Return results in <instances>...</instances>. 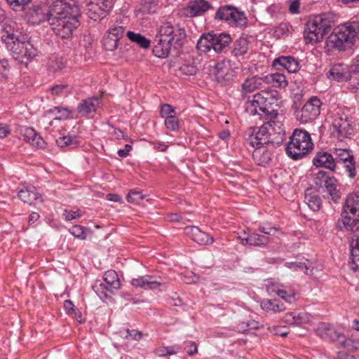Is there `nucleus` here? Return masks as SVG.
<instances>
[{"mask_svg":"<svg viewBox=\"0 0 359 359\" xmlns=\"http://www.w3.org/2000/svg\"><path fill=\"white\" fill-rule=\"evenodd\" d=\"M81 8L77 0H55L43 14L53 32L60 38L69 39L80 25Z\"/></svg>","mask_w":359,"mask_h":359,"instance_id":"1","label":"nucleus"},{"mask_svg":"<svg viewBox=\"0 0 359 359\" xmlns=\"http://www.w3.org/2000/svg\"><path fill=\"white\" fill-rule=\"evenodd\" d=\"M1 40L12 57L20 63L27 65L38 54L37 49L30 42L29 37L18 31L5 30Z\"/></svg>","mask_w":359,"mask_h":359,"instance_id":"2","label":"nucleus"},{"mask_svg":"<svg viewBox=\"0 0 359 359\" xmlns=\"http://www.w3.org/2000/svg\"><path fill=\"white\" fill-rule=\"evenodd\" d=\"M278 93L276 90L267 89L262 90L253 96V99L246 105V111L252 115L257 114L266 121L277 125L274 119L278 115Z\"/></svg>","mask_w":359,"mask_h":359,"instance_id":"3","label":"nucleus"},{"mask_svg":"<svg viewBox=\"0 0 359 359\" xmlns=\"http://www.w3.org/2000/svg\"><path fill=\"white\" fill-rule=\"evenodd\" d=\"M285 136V130L280 126L273 125L271 121H264L260 127L249 128L245 133V140L252 148L265 144L280 146Z\"/></svg>","mask_w":359,"mask_h":359,"instance_id":"4","label":"nucleus"},{"mask_svg":"<svg viewBox=\"0 0 359 359\" xmlns=\"http://www.w3.org/2000/svg\"><path fill=\"white\" fill-rule=\"evenodd\" d=\"M311 135L305 130L296 128L287 144L286 153L293 160L302 159L313 149Z\"/></svg>","mask_w":359,"mask_h":359,"instance_id":"5","label":"nucleus"},{"mask_svg":"<svg viewBox=\"0 0 359 359\" xmlns=\"http://www.w3.org/2000/svg\"><path fill=\"white\" fill-rule=\"evenodd\" d=\"M331 27V21L325 15L314 16L306 24L304 39L306 43L313 44L320 41Z\"/></svg>","mask_w":359,"mask_h":359,"instance_id":"6","label":"nucleus"},{"mask_svg":"<svg viewBox=\"0 0 359 359\" xmlns=\"http://www.w3.org/2000/svg\"><path fill=\"white\" fill-rule=\"evenodd\" d=\"M214 19L224 22L233 27L243 28L248 24L245 13L233 5L221 6L216 11Z\"/></svg>","mask_w":359,"mask_h":359,"instance_id":"7","label":"nucleus"},{"mask_svg":"<svg viewBox=\"0 0 359 359\" xmlns=\"http://www.w3.org/2000/svg\"><path fill=\"white\" fill-rule=\"evenodd\" d=\"M158 32L173 46L174 55L177 56L186 41L185 29L179 25H172L167 22L161 26Z\"/></svg>","mask_w":359,"mask_h":359,"instance_id":"8","label":"nucleus"},{"mask_svg":"<svg viewBox=\"0 0 359 359\" xmlns=\"http://www.w3.org/2000/svg\"><path fill=\"white\" fill-rule=\"evenodd\" d=\"M354 39V34L348 25L345 24L334 28L332 33L327 37L326 43L332 48L343 50L353 44Z\"/></svg>","mask_w":359,"mask_h":359,"instance_id":"9","label":"nucleus"},{"mask_svg":"<svg viewBox=\"0 0 359 359\" xmlns=\"http://www.w3.org/2000/svg\"><path fill=\"white\" fill-rule=\"evenodd\" d=\"M354 39V34L348 25L345 24L334 28L332 33L327 37L326 43L332 48L343 50L353 44Z\"/></svg>","mask_w":359,"mask_h":359,"instance_id":"10","label":"nucleus"},{"mask_svg":"<svg viewBox=\"0 0 359 359\" xmlns=\"http://www.w3.org/2000/svg\"><path fill=\"white\" fill-rule=\"evenodd\" d=\"M343 210L341 217L337 222V228L339 231L350 233L349 242L359 239V217L349 215Z\"/></svg>","mask_w":359,"mask_h":359,"instance_id":"11","label":"nucleus"},{"mask_svg":"<svg viewBox=\"0 0 359 359\" xmlns=\"http://www.w3.org/2000/svg\"><path fill=\"white\" fill-rule=\"evenodd\" d=\"M321 101L316 96L311 97L297 113V118L302 123L315 120L320 114Z\"/></svg>","mask_w":359,"mask_h":359,"instance_id":"12","label":"nucleus"},{"mask_svg":"<svg viewBox=\"0 0 359 359\" xmlns=\"http://www.w3.org/2000/svg\"><path fill=\"white\" fill-rule=\"evenodd\" d=\"M212 9H213V6L208 1L193 0L189 1L185 7L181 8L179 13L182 18H193L201 16Z\"/></svg>","mask_w":359,"mask_h":359,"instance_id":"13","label":"nucleus"},{"mask_svg":"<svg viewBox=\"0 0 359 359\" xmlns=\"http://www.w3.org/2000/svg\"><path fill=\"white\" fill-rule=\"evenodd\" d=\"M113 7V0H96L86 3L85 12L94 21L101 20Z\"/></svg>","mask_w":359,"mask_h":359,"instance_id":"14","label":"nucleus"},{"mask_svg":"<svg viewBox=\"0 0 359 359\" xmlns=\"http://www.w3.org/2000/svg\"><path fill=\"white\" fill-rule=\"evenodd\" d=\"M334 154L337 169L339 165H342L348 172V176L350 178H354L356 175V169L355 158L352 151L347 149H335Z\"/></svg>","mask_w":359,"mask_h":359,"instance_id":"15","label":"nucleus"},{"mask_svg":"<svg viewBox=\"0 0 359 359\" xmlns=\"http://www.w3.org/2000/svg\"><path fill=\"white\" fill-rule=\"evenodd\" d=\"M131 285L135 287H140L144 290H156L164 284L163 279L156 275H145L133 278Z\"/></svg>","mask_w":359,"mask_h":359,"instance_id":"16","label":"nucleus"},{"mask_svg":"<svg viewBox=\"0 0 359 359\" xmlns=\"http://www.w3.org/2000/svg\"><path fill=\"white\" fill-rule=\"evenodd\" d=\"M332 126L337 133L339 139H344L351 135L353 128L347 115L337 113L333 120Z\"/></svg>","mask_w":359,"mask_h":359,"instance_id":"17","label":"nucleus"},{"mask_svg":"<svg viewBox=\"0 0 359 359\" xmlns=\"http://www.w3.org/2000/svg\"><path fill=\"white\" fill-rule=\"evenodd\" d=\"M278 146H274L272 144H265L254 147L252 151V158L254 161L259 165L265 166L269 164L272 158L273 149Z\"/></svg>","mask_w":359,"mask_h":359,"instance_id":"18","label":"nucleus"},{"mask_svg":"<svg viewBox=\"0 0 359 359\" xmlns=\"http://www.w3.org/2000/svg\"><path fill=\"white\" fill-rule=\"evenodd\" d=\"M326 76L330 80L337 82L347 81L351 78L348 66L343 63L333 65Z\"/></svg>","mask_w":359,"mask_h":359,"instance_id":"19","label":"nucleus"},{"mask_svg":"<svg viewBox=\"0 0 359 359\" xmlns=\"http://www.w3.org/2000/svg\"><path fill=\"white\" fill-rule=\"evenodd\" d=\"M153 43V53L156 57L165 58L169 54L174 55L173 46L167 39H163L159 32L156 35Z\"/></svg>","mask_w":359,"mask_h":359,"instance_id":"20","label":"nucleus"},{"mask_svg":"<svg viewBox=\"0 0 359 359\" xmlns=\"http://www.w3.org/2000/svg\"><path fill=\"white\" fill-rule=\"evenodd\" d=\"M315 332L324 340L337 341L344 338V334L338 332L332 325L327 323H319Z\"/></svg>","mask_w":359,"mask_h":359,"instance_id":"21","label":"nucleus"},{"mask_svg":"<svg viewBox=\"0 0 359 359\" xmlns=\"http://www.w3.org/2000/svg\"><path fill=\"white\" fill-rule=\"evenodd\" d=\"M313 164L331 171L337 170V163L333 155L327 151H318L313 158Z\"/></svg>","mask_w":359,"mask_h":359,"instance_id":"22","label":"nucleus"},{"mask_svg":"<svg viewBox=\"0 0 359 359\" xmlns=\"http://www.w3.org/2000/svg\"><path fill=\"white\" fill-rule=\"evenodd\" d=\"M273 67L277 69H286L289 73H295L299 69V62L292 56H280L273 61Z\"/></svg>","mask_w":359,"mask_h":359,"instance_id":"23","label":"nucleus"},{"mask_svg":"<svg viewBox=\"0 0 359 359\" xmlns=\"http://www.w3.org/2000/svg\"><path fill=\"white\" fill-rule=\"evenodd\" d=\"M238 239L243 245H249L250 246H264L269 241L267 236L255 232L250 233L244 232L243 236H238Z\"/></svg>","mask_w":359,"mask_h":359,"instance_id":"24","label":"nucleus"},{"mask_svg":"<svg viewBox=\"0 0 359 359\" xmlns=\"http://www.w3.org/2000/svg\"><path fill=\"white\" fill-rule=\"evenodd\" d=\"M20 135L23 140L30 143L32 146L42 148L45 142L43 138L31 127H22L20 128Z\"/></svg>","mask_w":359,"mask_h":359,"instance_id":"25","label":"nucleus"},{"mask_svg":"<svg viewBox=\"0 0 359 359\" xmlns=\"http://www.w3.org/2000/svg\"><path fill=\"white\" fill-rule=\"evenodd\" d=\"M100 104V99L98 97L93 96L81 100L77 107V111L81 116H86L95 113Z\"/></svg>","mask_w":359,"mask_h":359,"instance_id":"26","label":"nucleus"},{"mask_svg":"<svg viewBox=\"0 0 359 359\" xmlns=\"http://www.w3.org/2000/svg\"><path fill=\"white\" fill-rule=\"evenodd\" d=\"M211 33L212 36V43L213 45V50L216 53L224 52L232 41L230 34L226 33Z\"/></svg>","mask_w":359,"mask_h":359,"instance_id":"27","label":"nucleus"},{"mask_svg":"<svg viewBox=\"0 0 359 359\" xmlns=\"http://www.w3.org/2000/svg\"><path fill=\"white\" fill-rule=\"evenodd\" d=\"M18 198L24 203L32 205L34 201L43 203L41 195L36 191V189L33 186H27L22 188L18 191Z\"/></svg>","mask_w":359,"mask_h":359,"instance_id":"28","label":"nucleus"},{"mask_svg":"<svg viewBox=\"0 0 359 359\" xmlns=\"http://www.w3.org/2000/svg\"><path fill=\"white\" fill-rule=\"evenodd\" d=\"M186 230L187 233L190 234L193 241L200 245H209L213 243L214 239L212 236L208 233L202 231L197 226H189L187 227Z\"/></svg>","mask_w":359,"mask_h":359,"instance_id":"29","label":"nucleus"},{"mask_svg":"<svg viewBox=\"0 0 359 359\" xmlns=\"http://www.w3.org/2000/svg\"><path fill=\"white\" fill-rule=\"evenodd\" d=\"M343 210L352 216L359 217V193H352L348 196Z\"/></svg>","mask_w":359,"mask_h":359,"instance_id":"30","label":"nucleus"},{"mask_svg":"<svg viewBox=\"0 0 359 359\" xmlns=\"http://www.w3.org/2000/svg\"><path fill=\"white\" fill-rule=\"evenodd\" d=\"M337 180L334 177L330 176L328 173L327 179L324 180L321 188H325L332 199L337 202L341 197L339 190L337 189Z\"/></svg>","mask_w":359,"mask_h":359,"instance_id":"31","label":"nucleus"},{"mask_svg":"<svg viewBox=\"0 0 359 359\" xmlns=\"http://www.w3.org/2000/svg\"><path fill=\"white\" fill-rule=\"evenodd\" d=\"M249 43L247 36H241L233 43L231 55L236 58L245 55L249 50Z\"/></svg>","mask_w":359,"mask_h":359,"instance_id":"32","label":"nucleus"},{"mask_svg":"<svg viewBox=\"0 0 359 359\" xmlns=\"http://www.w3.org/2000/svg\"><path fill=\"white\" fill-rule=\"evenodd\" d=\"M285 321L290 325L301 326L309 323L311 321V316L306 312H300L298 314L290 313L285 315Z\"/></svg>","mask_w":359,"mask_h":359,"instance_id":"33","label":"nucleus"},{"mask_svg":"<svg viewBox=\"0 0 359 359\" xmlns=\"http://www.w3.org/2000/svg\"><path fill=\"white\" fill-rule=\"evenodd\" d=\"M260 305L263 310L271 313L281 312L286 309L284 304L277 299H263Z\"/></svg>","mask_w":359,"mask_h":359,"instance_id":"34","label":"nucleus"},{"mask_svg":"<svg viewBox=\"0 0 359 359\" xmlns=\"http://www.w3.org/2000/svg\"><path fill=\"white\" fill-rule=\"evenodd\" d=\"M264 82V77L252 76L247 79L242 84L243 96L259 88Z\"/></svg>","mask_w":359,"mask_h":359,"instance_id":"35","label":"nucleus"},{"mask_svg":"<svg viewBox=\"0 0 359 359\" xmlns=\"http://www.w3.org/2000/svg\"><path fill=\"white\" fill-rule=\"evenodd\" d=\"M264 83H271L275 88H285L288 82L284 74L280 73L269 74L264 76Z\"/></svg>","mask_w":359,"mask_h":359,"instance_id":"36","label":"nucleus"},{"mask_svg":"<svg viewBox=\"0 0 359 359\" xmlns=\"http://www.w3.org/2000/svg\"><path fill=\"white\" fill-rule=\"evenodd\" d=\"M351 248V268L359 271V238L349 242Z\"/></svg>","mask_w":359,"mask_h":359,"instance_id":"37","label":"nucleus"},{"mask_svg":"<svg viewBox=\"0 0 359 359\" xmlns=\"http://www.w3.org/2000/svg\"><path fill=\"white\" fill-rule=\"evenodd\" d=\"M212 33H204L203 34L199 39L198 40L196 48L198 51L206 53L211 49H213V45L212 43Z\"/></svg>","mask_w":359,"mask_h":359,"instance_id":"38","label":"nucleus"},{"mask_svg":"<svg viewBox=\"0 0 359 359\" xmlns=\"http://www.w3.org/2000/svg\"><path fill=\"white\" fill-rule=\"evenodd\" d=\"M126 36L131 42L136 43L140 48H149L150 47L151 41L140 33L128 31Z\"/></svg>","mask_w":359,"mask_h":359,"instance_id":"39","label":"nucleus"},{"mask_svg":"<svg viewBox=\"0 0 359 359\" xmlns=\"http://www.w3.org/2000/svg\"><path fill=\"white\" fill-rule=\"evenodd\" d=\"M104 281L113 290H118L121 287V283L117 273L114 270L106 271L103 276Z\"/></svg>","mask_w":359,"mask_h":359,"instance_id":"40","label":"nucleus"},{"mask_svg":"<svg viewBox=\"0 0 359 359\" xmlns=\"http://www.w3.org/2000/svg\"><path fill=\"white\" fill-rule=\"evenodd\" d=\"M126 28L123 23L116 21L110 26L107 32L110 34V36L120 41L125 34Z\"/></svg>","mask_w":359,"mask_h":359,"instance_id":"41","label":"nucleus"},{"mask_svg":"<svg viewBox=\"0 0 359 359\" xmlns=\"http://www.w3.org/2000/svg\"><path fill=\"white\" fill-rule=\"evenodd\" d=\"M304 202L308 205L309 208L313 211H318L322 205V200L317 194H312L306 192L304 196Z\"/></svg>","mask_w":359,"mask_h":359,"instance_id":"42","label":"nucleus"},{"mask_svg":"<svg viewBox=\"0 0 359 359\" xmlns=\"http://www.w3.org/2000/svg\"><path fill=\"white\" fill-rule=\"evenodd\" d=\"M93 289L101 299L107 297L109 294L113 293L114 290L111 289L106 283H103L101 280H96L93 285Z\"/></svg>","mask_w":359,"mask_h":359,"instance_id":"43","label":"nucleus"},{"mask_svg":"<svg viewBox=\"0 0 359 359\" xmlns=\"http://www.w3.org/2000/svg\"><path fill=\"white\" fill-rule=\"evenodd\" d=\"M48 112L55 116L57 120H65L72 118V111L67 107H54L48 109Z\"/></svg>","mask_w":359,"mask_h":359,"instance_id":"44","label":"nucleus"},{"mask_svg":"<svg viewBox=\"0 0 359 359\" xmlns=\"http://www.w3.org/2000/svg\"><path fill=\"white\" fill-rule=\"evenodd\" d=\"M117 334L122 338L140 341L142 337V333L137 330H130L128 328H121Z\"/></svg>","mask_w":359,"mask_h":359,"instance_id":"45","label":"nucleus"},{"mask_svg":"<svg viewBox=\"0 0 359 359\" xmlns=\"http://www.w3.org/2000/svg\"><path fill=\"white\" fill-rule=\"evenodd\" d=\"M118 40L110 36L107 32L102 40L104 48L109 51H113L118 48Z\"/></svg>","mask_w":359,"mask_h":359,"instance_id":"46","label":"nucleus"},{"mask_svg":"<svg viewBox=\"0 0 359 359\" xmlns=\"http://www.w3.org/2000/svg\"><path fill=\"white\" fill-rule=\"evenodd\" d=\"M71 234L80 239H86L89 230L81 225H74L69 229Z\"/></svg>","mask_w":359,"mask_h":359,"instance_id":"47","label":"nucleus"},{"mask_svg":"<svg viewBox=\"0 0 359 359\" xmlns=\"http://www.w3.org/2000/svg\"><path fill=\"white\" fill-rule=\"evenodd\" d=\"M180 348L177 346L168 347H159L156 349L155 353L161 357L176 354L180 351Z\"/></svg>","mask_w":359,"mask_h":359,"instance_id":"48","label":"nucleus"},{"mask_svg":"<svg viewBox=\"0 0 359 359\" xmlns=\"http://www.w3.org/2000/svg\"><path fill=\"white\" fill-rule=\"evenodd\" d=\"M144 195L140 191L131 190L127 196V200L129 203L133 204H140L144 198Z\"/></svg>","mask_w":359,"mask_h":359,"instance_id":"49","label":"nucleus"},{"mask_svg":"<svg viewBox=\"0 0 359 359\" xmlns=\"http://www.w3.org/2000/svg\"><path fill=\"white\" fill-rule=\"evenodd\" d=\"M164 123L165 127L172 131H176L180 128L179 119L175 115L168 116L165 118Z\"/></svg>","mask_w":359,"mask_h":359,"instance_id":"50","label":"nucleus"},{"mask_svg":"<svg viewBox=\"0 0 359 359\" xmlns=\"http://www.w3.org/2000/svg\"><path fill=\"white\" fill-rule=\"evenodd\" d=\"M327 175L328 172L324 171V170H320L318 172L313 175V183L321 188L323 186L324 180L325 179H327Z\"/></svg>","mask_w":359,"mask_h":359,"instance_id":"51","label":"nucleus"},{"mask_svg":"<svg viewBox=\"0 0 359 359\" xmlns=\"http://www.w3.org/2000/svg\"><path fill=\"white\" fill-rule=\"evenodd\" d=\"M291 269H299L306 274H311L313 269H310V266L306 262H291L290 264Z\"/></svg>","mask_w":359,"mask_h":359,"instance_id":"52","label":"nucleus"},{"mask_svg":"<svg viewBox=\"0 0 359 359\" xmlns=\"http://www.w3.org/2000/svg\"><path fill=\"white\" fill-rule=\"evenodd\" d=\"M277 295L284 299L285 302L291 304L295 301V293L293 292H287L284 290H278L276 291Z\"/></svg>","mask_w":359,"mask_h":359,"instance_id":"53","label":"nucleus"},{"mask_svg":"<svg viewBox=\"0 0 359 359\" xmlns=\"http://www.w3.org/2000/svg\"><path fill=\"white\" fill-rule=\"evenodd\" d=\"M245 325V323H241L238 325V329L240 332H244L248 330H257L259 328V323L255 320L248 321L246 325Z\"/></svg>","mask_w":359,"mask_h":359,"instance_id":"54","label":"nucleus"},{"mask_svg":"<svg viewBox=\"0 0 359 359\" xmlns=\"http://www.w3.org/2000/svg\"><path fill=\"white\" fill-rule=\"evenodd\" d=\"M160 114L161 117L166 118L168 116H173L175 114V109L170 104H163L161 107Z\"/></svg>","mask_w":359,"mask_h":359,"instance_id":"55","label":"nucleus"},{"mask_svg":"<svg viewBox=\"0 0 359 359\" xmlns=\"http://www.w3.org/2000/svg\"><path fill=\"white\" fill-rule=\"evenodd\" d=\"M339 341L342 346L348 351H352L357 348V342L352 339L346 338L344 337V338H341Z\"/></svg>","mask_w":359,"mask_h":359,"instance_id":"56","label":"nucleus"},{"mask_svg":"<svg viewBox=\"0 0 359 359\" xmlns=\"http://www.w3.org/2000/svg\"><path fill=\"white\" fill-rule=\"evenodd\" d=\"M67 86L64 84L55 85L50 88V91L54 95L61 96L67 93Z\"/></svg>","mask_w":359,"mask_h":359,"instance_id":"57","label":"nucleus"},{"mask_svg":"<svg viewBox=\"0 0 359 359\" xmlns=\"http://www.w3.org/2000/svg\"><path fill=\"white\" fill-rule=\"evenodd\" d=\"M224 64L223 63H217L215 65V69H217L216 73V79L218 81V82L222 83V81L224 80H229V77L228 76V74H226L225 76H224L222 74V71L223 69Z\"/></svg>","mask_w":359,"mask_h":359,"instance_id":"58","label":"nucleus"},{"mask_svg":"<svg viewBox=\"0 0 359 359\" xmlns=\"http://www.w3.org/2000/svg\"><path fill=\"white\" fill-rule=\"evenodd\" d=\"M72 139L71 136H63L56 140V143L60 147H65L72 144Z\"/></svg>","mask_w":359,"mask_h":359,"instance_id":"59","label":"nucleus"},{"mask_svg":"<svg viewBox=\"0 0 359 359\" xmlns=\"http://www.w3.org/2000/svg\"><path fill=\"white\" fill-rule=\"evenodd\" d=\"M300 2L299 0H291L289 1V11L292 14L299 12Z\"/></svg>","mask_w":359,"mask_h":359,"instance_id":"60","label":"nucleus"},{"mask_svg":"<svg viewBox=\"0 0 359 359\" xmlns=\"http://www.w3.org/2000/svg\"><path fill=\"white\" fill-rule=\"evenodd\" d=\"M64 215L65 216V219L68 221H71L81 216L77 211L67 210H65Z\"/></svg>","mask_w":359,"mask_h":359,"instance_id":"61","label":"nucleus"},{"mask_svg":"<svg viewBox=\"0 0 359 359\" xmlns=\"http://www.w3.org/2000/svg\"><path fill=\"white\" fill-rule=\"evenodd\" d=\"M64 308L69 315H72L73 311L75 310V307L73 302L69 299L65 300L64 302Z\"/></svg>","mask_w":359,"mask_h":359,"instance_id":"62","label":"nucleus"},{"mask_svg":"<svg viewBox=\"0 0 359 359\" xmlns=\"http://www.w3.org/2000/svg\"><path fill=\"white\" fill-rule=\"evenodd\" d=\"M277 228L276 227H264V226H259V231L262 233H264L267 235H272L274 234L277 231Z\"/></svg>","mask_w":359,"mask_h":359,"instance_id":"63","label":"nucleus"},{"mask_svg":"<svg viewBox=\"0 0 359 359\" xmlns=\"http://www.w3.org/2000/svg\"><path fill=\"white\" fill-rule=\"evenodd\" d=\"M351 32L354 34V37L359 33V22L353 21L349 24H348Z\"/></svg>","mask_w":359,"mask_h":359,"instance_id":"64","label":"nucleus"}]
</instances>
